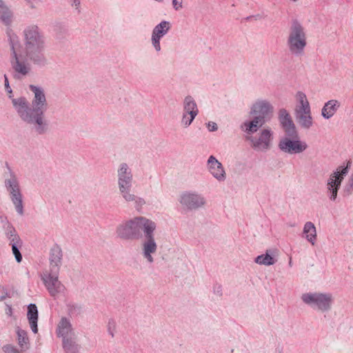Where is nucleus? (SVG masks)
Masks as SVG:
<instances>
[{
	"instance_id": "36",
	"label": "nucleus",
	"mask_w": 353,
	"mask_h": 353,
	"mask_svg": "<svg viewBox=\"0 0 353 353\" xmlns=\"http://www.w3.org/2000/svg\"><path fill=\"white\" fill-rule=\"evenodd\" d=\"M345 188L348 192L351 193L353 192V169H352L351 174H350V176L347 178L346 185H345Z\"/></svg>"
},
{
	"instance_id": "30",
	"label": "nucleus",
	"mask_w": 353,
	"mask_h": 353,
	"mask_svg": "<svg viewBox=\"0 0 353 353\" xmlns=\"http://www.w3.org/2000/svg\"><path fill=\"white\" fill-rule=\"evenodd\" d=\"M5 186L9 194L21 190L17 177L12 174H10L7 179H6Z\"/></svg>"
},
{
	"instance_id": "16",
	"label": "nucleus",
	"mask_w": 353,
	"mask_h": 353,
	"mask_svg": "<svg viewBox=\"0 0 353 353\" xmlns=\"http://www.w3.org/2000/svg\"><path fill=\"white\" fill-rule=\"evenodd\" d=\"M56 332L57 335L61 337L62 340L76 335L70 321L65 317H62L58 323Z\"/></svg>"
},
{
	"instance_id": "44",
	"label": "nucleus",
	"mask_w": 353,
	"mask_h": 353,
	"mask_svg": "<svg viewBox=\"0 0 353 353\" xmlns=\"http://www.w3.org/2000/svg\"><path fill=\"white\" fill-rule=\"evenodd\" d=\"M4 79H5V83H4L5 89H8L10 85H9L8 79L6 74H4Z\"/></svg>"
},
{
	"instance_id": "31",
	"label": "nucleus",
	"mask_w": 353,
	"mask_h": 353,
	"mask_svg": "<svg viewBox=\"0 0 353 353\" xmlns=\"http://www.w3.org/2000/svg\"><path fill=\"white\" fill-rule=\"evenodd\" d=\"M4 232L7 239L10 241V245L21 241L15 229L11 225H7L4 228Z\"/></svg>"
},
{
	"instance_id": "24",
	"label": "nucleus",
	"mask_w": 353,
	"mask_h": 353,
	"mask_svg": "<svg viewBox=\"0 0 353 353\" xmlns=\"http://www.w3.org/2000/svg\"><path fill=\"white\" fill-rule=\"evenodd\" d=\"M183 113L196 116L199 114L196 103L191 96L185 97L183 101Z\"/></svg>"
},
{
	"instance_id": "28",
	"label": "nucleus",
	"mask_w": 353,
	"mask_h": 353,
	"mask_svg": "<svg viewBox=\"0 0 353 353\" xmlns=\"http://www.w3.org/2000/svg\"><path fill=\"white\" fill-rule=\"evenodd\" d=\"M10 197L15 210L19 215L23 214V196L21 190L10 193Z\"/></svg>"
},
{
	"instance_id": "5",
	"label": "nucleus",
	"mask_w": 353,
	"mask_h": 353,
	"mask_svg": "<svg viewBox=\"0 0 353 353\" xmlns=\"http://www.w3.org/2000/svg\"><path fill=\"white\" fill-rule=\"evenodd\" d=\"M240 129L244 133L245 140L255 152L265 153L273 148L275 134L270 127H261L259 130L251 132L245 130L243 123H241Z\"/></svg>"
},
{
	"instance_id": "29",
	"label": "nucleus",
	"mask_w": 353,
	"mask_h": 353,
	"mask_svg": "<svg viewBox=\"0 0 353 353\" xmlns=\"http://www.w3.org/2000/svg\"><path fill=\"white\" fill-rule=\"evenodd\" d=\"M12 17V12L3 0H0V21L9 23Z\"/></svg>"
},
{
	"instance_id": "48",
	"label": "nucleus",
	"mask_w": 353,
	"mask_h": 353,
	"mask_svg": "<svg viewBox=\"0 0 353 353\" xmlns=\"http://www.w3.org/2000/svg\"><path fill=\"white\" fill-rule=\"evenodd\" d=\"M293 2H296L298 0H291Z\"/></svg>"
},
{
	"instance_id": "33",
	"label": "nucleus",
	"mask_w": 353,
	"mask_h": 353,
	"mask_svg": "<svg viewBox=\"0 0 353 353\" xmlns=\"http://www.w3.org/2000/svg\"><path fill=\"white\" fill-rule=\"evenodd\" d=\"M161 39H162L157 37L155 35H153L151 34L150 43H151L152 48L157 53H159L161 51Z\"/></svg>"
},
{
	"instance_id": "22",
	"label": "nucleus",
	"mask_w": 353,
	"mask_h": 353,
	"mask_svg": "<svg viewBox=\"0 0 353 353\" xmlns=\"http://www.w3.org/2000/svg\"><path fill=\"white\" fill-rule=\"evenodd\" d=\"M171 27L172 25L170 21L165 20L161 21L153 28L151 34L163 39V37L169 32Z\"/></svg>"
},
{
	"instance_id": "4",
	"label": "nucleus",
	"mask_w": 353,
	"mask_h": 353,
	"mask_svg": "<svg viewBox=\"0 0 353 353\" xmlns=\"http://www.w3.org/2000/svg\"><path fill=\"white\" fill-rule=\"evenodd\" d=\"M274 112L272 102L263 97L256 99L250 105L249 114L252 118L244 120L243 128L245 130L251 132L259 130L270 119Z\"/></svg>"
},
{
	"instance_id": "18",
	"label": "nucleus",
	"mask_w": 353,
	"mask_h": 353,
	"mask_svg": "<svg viewBox=\"0 0 353 353\" xmlns=\"http://www.w3.org/2000/svg\"><path fill=\"white\" fill-rule=\"evenodd\" d=\"M341 105L340 102L336 99H331L325 103L323 105L321 114L325 119H331L337 112Z\"/></svg>"
},
{
	"instance_id": "20",
	"label": "nucleus",
	"mask_w": 353,
	"mask_h": 353,
	"mask_svg": "<svg viewBox=\"0 0 353 353\" xmlns=\"http://www.w3.org/2000/svg\"><path fill=\"white\" fill-rule=\"evenodd\" d=\"M276 252L272 250H267L265 254L257 256L254 262L260 265L270 266L276 262Z\"/></svg>"
},
{
	"instance_id": "45",
	"label": "nucleus",
	"mask_w": 353,
	"mask_h": 353,
	"mask_svg": "<svg viewBox=\"0 0 353 353\" xmlns=\"http://www.w3.org/2000/svg\"><path fill=\"white\" fill-rule=\"evenodd\" d=\"M6 90L8 92V94H9L8 97L12 99L13 97H12V89L10 88V87H9L8 89H6Z\"/></svg>"
},
{
	"instance_id": "8",
	"label": "nucleus",
	"mask_w": 353,
	"mask_h": 353,
	"mask_svg": "<svg viewBox=\"0 0 353 353\" xmlns=\"http://www.w3.org/2000/svg\"><path fill=\"white\" fill-rule=\"evenodd\" d=\"M352 161H347L341 165L338 166L327 178L325 184V192L328 199L331 201H335L338 196V191L341 183L347 176L349 169L351 166Z\"/></svg>"
},
{
	"instance_id": "2",
	"label": "nucleus",
	"mask_w": 353,
	"mask_h": 353,
	"mask_svg": "<svg viewBox=\"0 0 353 353\" xmlns=\"http://www.w3.org/2000/svg\"><path fill=\"white\" fill-rule=\"evenodd\" d=\"M157 227V223L154 220L144 216H135L119 224L115 232L122 240H131L137 237L142 230L143 238L141 242V254L147 263L152 264L158 250Z\"/></svg>"
},
{
	"instance_id": "10",
	"label": "nucleus",
	"mask_w": 353,
	"mask_h": 353,
	"mask_svg": "<svg viewBox=\"0 0 353 353\" xmlns=\"http://www.w3.org/2000/svg\"><path fill=\"white\" fill-rule=\"evenodd\" d=\"M12 104L19 118L27 124L30 125L32 129L39 134V124L27 99L24 97L12 98Z\"/></svg>"
},
{
	"instance_id": "9",
	"label": "nucleus",
	"mask_w": 353,
	"mask_h": 353,
	"mask_svg": "<svg viewBox=\"0 0 353 353\" xmlns=\"http://www.w3.org/2000/svg\"><path fill=\"white\" fill-rule=\"evenodd\" d=\"M301 299L305 305L321 312H329L334 302V296L330 292H305L302 294Z\"/></svg>"
},
{
	"instance_id": "39",
	"label": "nucleus",
	"mask_w": 353,
	"mask_h": 353,
	"mask_svg": "<svg viewBox=\"0 0 353 353\" xmlns=\"http://www.w3.org/2000/svg\"><path fill=\"white\" fill-rule=\"evenodd\" d=\"M207 128L210 132H215L218 130V125L215 122L209 121L206 124Z\"/></svg>"
},
{
	"instance_id": "26",
	"label": "nucleus",
	"mask_w": 353,
	"mask_h": 353,
	"mask_svg": "<svg viewBox=\"0 0 353 353\" xmlns=\"http://www.w3.org/2000/svg\"><path fill=\"white\" fill-rule=\"evenodd\" d=\"M16 333L17 336L18 345H19L21 351L25 352L28 350L30 347V342L27 332L18 327L16 328Z\"/></svg>"
},
{
	"instance_id": "21",
	"label": "nucleus",
	"mask_w": 353,
	"mask_h": 353,
	"mask_svg": "<svg viewBox=\"0 0 353 353\" xmlns=\"http://www.w3.org/2000/svg\"><path fill=\"white\" fill-rule=\"evenodd\" d=\"M27 317L32 331L36 334L38 332V310L36 305L30 304L28 307Z\"/></svg>"
},
{
	"instance_id": "35",
	"label": "nucleus",
	"mask_w": 353,
	"mask_h": 353,
	"mask_svg": "<svg viewBox=\"0 0 353 353\" xmlns=\"http://www.w3.org/2000/svg\"><path fill=\"white\" fill-rule=\"evenodd\" d=\"M2 349L5 353H23L24 352L21 351V349H17L15 346L11 344L4 345Z\"/></svg>"
},
{
	"instance_id": "38",
	"label": "nucleus",
	"mask_w": 353,
	"mask_h": 353,
	"mask_svg": "<svg viewBox=\"0 0 353 353\" xmlns=\"http://www.w3.org/2000/svg\"><path fill=\"white\" fill-rule=\"evenodd\" d=\"M108 334L114 337V333L116 332V323L113 320H110L108 323Z\"/></svg>"
},
{
	"instance_id": "37",
	"label": "nucleus",
	"mask_w": 353,
	"mask_h": 353,
	"mask_svg": "<svg viewBox=\"0 0 353 353\" xmlns=\"http://www.w3.org/2000/svg\"><path fill=\"white\" fill-rule=\"evenodd\" d=\"M172 6L175 11H180L183 8V0H172Z\"/></svg>"
},
{
	"instance_id": "7",
	"label": "nucleus",
	"mask_w": 353,
	"mask_h": 353,
	"mask_svg": "<svg viewBox=\"0 0 353 353\" xmlns=\"http://www.w3.org/2000/svg\"><path fill=\"white\" fill-rule=\"evenodd\" d=\"M287 46L291 54L300 56L307 46V34L305 28L299 21H294L290 27Z\"/></svg>"
},
{
	"instance_id": "12",
	"label": "nucleus",
	"mask_w": 353,
	"mask_h": 353,
	"mask_svg": "<svg viewBox=\"0 0 353 353\" xmlns=\"http://www.w3.org/2000/svg\"><path fill=\"white\" fill-rule=\"evenodd\" d=\"M117 186L120 195L123 196L132 191L134 176L131 168L125 163H121L117 170Z\"/></svg>"
},
{
	"instance_id": "3",
	"label": "nucleus",
	"mask_w": 353,
	"mask_h": 353,
	"mask_svg": "<svg viewBox=\"0 0 353 353\" xmlns=\"http://www.w3.org/2000/svg\"><path fill=\"white\" fill-rule=\"evenodd\" d=\"M279 119L285 132V136L280 139L278 143L279 150L289 155L299 154L306 151L308 145L305 141L301 139L296 127L288 110H280Z\"/></svg>"
},
{
	"instance_id": "13",
	"label": "nucleus",
	"mask_w": 353,
	"mask_h": 353,
	"mask_svg": "<svg viewBox=\"0 0 353 353\" xmlns=\"http://www.w3.org/2000/svg\"><path fill=\"white\" fill-rule=\"evenodd\" d=\"M59 272L46 270L42 275V281L51 296L57 298L65 292V286L59 280Z\"/></svg>"
},
{
	"instance_id": "46",
	"label": "nucleus",
	"mask_w": 353,
	"mask_h": 353,
	"mask_svg": "<svg viewBox=\"0 0 353 353\" xmlns=\"http://www.w3.org/2000/svg\"><path fill=\"white\" fill-rule=\"evenodd\" d=\"M5 298H6V296H5V295L1 296L0 297V301H3V300L5 299Z\"/></svg>"
},
{
	"instance_id": "41",
	"label": "nucleus",
	"mask_w": 353,
	"mask_h": 353,
	"mask_svg": "<svg viewBox=\"0 0 353 353\" xmlns=\"http://www.w3.org/2000/svg\"><path fill=\"white\" fill-rule=\"evenodd\" d=\"M31 8H36L39 2L41 0H25Z\"/></svg>"
},
{
	"instance_id": "47",
	"label": "nucleus",
	"mask_w": 353,
	"mask_h": 353,
	"mask_svg": "<svg viewBox=\"0 0 353 353\" xmlns=\"http://www.w3.org/2000/svg\"><path fill=\"white\" fill-rule=\"evenodd\" d=\"M289 265H292V261H291V260H290V262H289Z\"/></svg>"
},
{
	"instance_id": "17",
	"label": "nucleus",
	"mask_w": 353,
	"mask_h": 353,
	"mask_svg": "<svg viewBox=\"0 0 353 353\" xmlns=\"http://www.w3.org/2000/svg\"><path fill=\"white\" fill-rule=\"evenodd\" d=\"M62 250L58 245H54L50 252V269L49 270L59 272L61 265Z\"/></svg>"
},
{
	"instance_id": "14",
	"label": "nucleus",
	"mask_w": 353,
	"mask_h": 353,
	"mask_svg": "<svg viewBox=\"0 0 353 353\" xmlns=\"http://www.w3.org/2000/svg\"><path fill=\"white\" fill-rule=\"evenodd\" d=\"M208 173L219 183H223L227 179L226 170L223 164L214 155H210L206 161Z\"/></svg>"
},
{
	"instance_id": "25",
	"label": "nucleus",
	"mask_w": 353,
	"mask_h": 353,
	"mask_svg": "<svg viewBox=\"0 0 353 353\" xmlns=\"http://www.w3.org/2000/svg\"><path fill=\"white\" fill-rule=\"evenodd\" d=\"M62 344L63 348L66 353H77L79 350L77 335L62 340Z\"/></svg>"
},
{
	"instance_id": "6",
	"label": "nucleus",
	"mask_w": 353,
	"mask_h": 353,
	"mask_svg": "<svg viewBox=\"0 0 353 353\" xmlns=\"http://www.w3.org/2000/svg\"><path fill=\"white\" fill-rule=\"evenodd\" d=\"M30 90L33 94L31 101L32 112L39 124V134H42L47 132L48 121L45 119V112L48 108V103L44 90L39 86L30 85Z\"/></svg>"
},
{
	"instance_id": "27",
	"label": "nucleus",
	"mask_w": 353,
	"mask_h": 353,
	"mask_svg": "<svg viewBox=\"0 0 353 353\" xmlns=\"http://www.w3.org/2000/svg\"><path fill=\"white\" fill-rule=\"evenodd\" d=\"M294 109H300V108H311L310 103L309 99L306 95V94L303 91H297L294 95Z\"/></svg>"
},
{
	"instance_id": "15",
	"label": "nucleus",
	"mask_w": 353,
	"mask_h": 353,
	"mask_svg": "<svg viewBox=\"0 0 353 353\" xmlns=\"http://www.w3.org/2000/svg\"><path fill=\"white\" fill-rule=\"evenodd\" d=\"M294 116L297 125L301 130H309L314 125L312 108L294 109Z\"/></svg>"
},
{
	"instance_id": "23",
	"label": "nucleus",
	"mask_w": 353,
	"mask_h": 353,
	"mask_svg": "<svg viewBox=\"0 0 353 353\" xmlns=\"http://www.w3.org/2000/svg\"><path fill=\"white\" fill-rule=\"evenodd\" d=\"M123 199L127 202H133L134 208L138 211L140 212L142 210L143 207L145 205L146 201L145 200L141 197L135 195L132 191L130 192L128 194H125L123 196H121Z\"/></svg>"
},
{
	"instance_id": "34",
	"label": "nucleus",
	"mask_w": 353,
	"mask_h": 353,
	"mask_svg": "<svg viewBox=\"0 0 353 353\" xmlns=\"http://www.w3.org/2000/svg\"><path fill=\"white\" fill-rule=\"evenodd\" d=\"M12 245V251L13 254L14 255L15 259L18 263H20L22 261V256L19 251V248L21 246V241L13 243L11 244Z\"/></svg>"
},
{
	"instance_id": "1",
	"label": "nucleus",
	"mask_w": 353,
	"mask_h": 353,
	"mask_svg": "<svg viewBox=\"0 0 353 353\" xmlns=\"http://www.w3.org/2000/svg\"><path fill=\"white\" fill-rule=\"evenodd\" d=\"M23 38V43L15 34L10 37V63L17 74L26 76L32 69L30 62L39 66L46 65V38L41 29L35 24L25 27Z\"/></svg>"
},
{
	"instance_id": "32",
	"label": "nucleus",
	"mask_w": 353,
	"mask_h": 353,
	"mask_svg": "<svg viewBox=\"0 0 353 353\" xmlns=\"http://www.w3.org/2000/svg\"><path fill=\"white\" fill-rule=\"evenodd\" d=\"M196 115L183 113L180 121V125L183 128H188L196 118Z\"/></svg>"
},
{
	"instance_id": "11",
	"label": "nucleus",
	"mask_w": 353,
	"mask_h": 353,
	"mask_svg": "<svg viewBox=\"0 0 353 353\" xmlns=\"http://www.w3.org/2000/svg\"><path fill=\"white\" fill-rule=\"evenodd\" d=\"M178 202L183 209L190 211L203 209L207 205L206 198L194 190L181 192L178 196Z\"/></svg>"
},
{
	"instance_id": "19",
	"label": "nucleus",
	"mask_w": 353,
	"mask_h": 353,
	"mask_svg": "<svg viewBox=\"0 0 353 353\" xmlns=\"http://www.w3.org/2000/svg\"><path fill=\"white\" fill-rule=\"evenodd\" d=\"M303 237L312 245H314L317 240V232L314 224L311 221L305 223L303 228Z\"/></svg>"
},
{
	"instance_id": "43",
	"label": "nucleus",
	"mask_w": 353,
	"mask_h": 353,
	"mask_svg": "<svg viewBox=\"0 0 353 353\" xmlns=\"http://www.w3.org/2000/svg\"><path fill=\"white\" fill-rule=\"evenodd\" d=\"M0 221L2 223L3 228H5L7 225H10V223L8 221L7 218L3 216H0Z\"/></svg>"
},
{
	"instance_id": "42",
	"label": "nucleus",
	"mask_w": 353,
	"mask_h": 353,
	"mask_svg": "<svg viewBox=\"0 0 353 353\" xmlns=\"http://www.w3.org/2000/svg\"><path fill=\"white\" fill-rule=\"evenodd\" d=\"M5 312L8 316H12V309L9 303H6Z\"/></svg>"
},
{
	"instance_id": "40",
	"label": "nucleus",
	"mask_w": 353,
	"mask_h": 353,
	"mask_svg": "<svg viewBox=\"0 0 353 353\" xmlns=\"http://www.w3.org/2000/svg\"><path fill=\"white\" fill-rule=\"evenodd\" d=\"M71 6L79 12L81 1L80 0H68Z\"/></svg>"
}]
</instances>
